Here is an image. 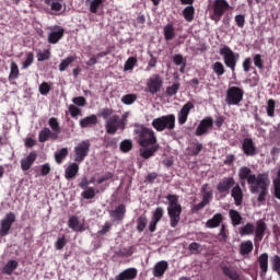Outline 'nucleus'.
Segmentation results:
<instances>
[{
    "label": "nucleus",
    "mask_w": 280,
    "mask_h": 280,
    "mask_svg": "<svg viewBox=\"0 0 280 280\" xmlns=\"http://www.w3.org/2000/svg\"><path fill=\"white\" fill-rule=\"evenodd\" d=\"M238 178L242 187L249 186L250 194H258L257 201L266 202L268 189L270 187V175L268 173L253 174V170L248 166H243L238 170Z\"/></svg>",
    "instance_id": "obj_1"
},
{
    "label": "nucleus",
    "mask_w": 280,
    "mask_h": 280,
    "mask_svg": "<svg viewBox=\"0 0 280 280\" xmlns=\"http://www.w3.org/2000/svg\"><path fill=\"white\" fill-rule=\"evenodd\" d=\"M166 200H168L167 214L170 218V225L172 229H176L180 222L183 206L178 202V195L168 194Z\"/></svg>",
    "instance_id": "obj_2"
},
{
    "label": "nucleus",
    "mask_w": 280,
    "mask_h": 280,
    "mask_svg": "<svg viewBox=\"0 0 280 280\" xmlns=\"http://www.w3.org/2000/svg\"><path fill=\"white\" fill-rule=\"evenodd\" d=\"M137 142L141 148H150L156 145V133L154 130L145 127L144 125H136L135 130Z\"/></svg>",
    "instance_id": "obj_3"
},
{
    "label": "nucleus",
    "mask_w": 280,
    "mask_h": 280,
    "mask_svg": "<svg viewBox=\"0 0 280 280\" xmlns=\"http://www.w3.org/2000/svg\"><path fill=\"white\" fill-rule=\"evenodd\" d=\"M151 126L156 130V132H163L165 130L172 132V130L176 128V115L168 114L158 117L152 120Z\"/></svg>",
    "instance_id": "obj_4"
},
{
    "label": "nucleus",
    "mask_w": 280,
    "mask_h": 280,
    "mask_svg": "<svg viewBox=\"0 0 280 280\" xmlns=\"http://www.w3.org/2000/svg\"><path fill=\"white\" fill-rule=\"evenodd\" d=\"M128 124V116L126 114L120 118L119 115L114 114L105 121V130L107 135H116L117 130H126Z\"/></svg>",
    "instance_id": "obj_5"
},
{
    "label": "nucleus",
    "mask_w": 280,
    "mask_h": 280,
    "mask_svg": "<svg viewBox=\"0 0 280 280\" xmlns=\"http://www.w3.org/2000/svg\"><path fill=\"white\" fill-rule=\"evenodd\" d=\"M211 21H214V23H220V21H222V16H224V13L231 10V4H229V1L226 0H214L211 5Z\"/></svg>",
    "instance_id": "obj_6"
},
{
    "label": "nucleus",
    "mask_w": 280,
    "mask_h": 280,
    "mask_svg": "<svg viewBox=\"0 0 280 280\" xmlns=\"http://www.w3.org/2000/svg\"><path fill=\"white\" fill-rule=\"evenodd\" d=\"M244 100V90L240 86H230L226 90L225 102L228 106H240Z\"/></svg>",
    "instance_id": "obj_7"
},
{
    "label": "nucleus",
    "mask_w": 280,
    "mask_h": 280,
    "mask_svg": "<svg viewBox=\"0 0 280 280\" xmlns=\"http://www.w3.org/2000/svg\"><path fill=\"white\" fill-rule=\"evenodd\" d=\"M89 152H91V142L83 140L74 147V163H83L84 159L89 156Z\"/></svg>",
    "instance_id": "obj_8"
},
{
    "label": "nucleus",
    "mask_w": 280,
    "mask_h": 280,
    "mask_svg": "<svg viewBox=\"0 0 280 280\" xmlns=\"http://www.w3.org/2000/svg\"><path fill=\"white\" fill-rule=\"evenodd\" d=\"M220 55L223 56L224 63L226 65V67L234 71L240 55H235V52H233L232 49L226 45L220 48Z\"/></svg>",
    "instance_id": "obj_9"
},
{
    "label": "nucleus",
    "mask_w": 280,
    "mask_h": 280,
    "mask_svg": "<svg viewBox=\"0 0 280 280\" xmlns=\"http://www.w3.org/2000/svg\"><path fill=\"white\" fill-rule=\"evenodd\" d=\"M16 222V214L14 212H9L4 217V219L0 222V236L5 237V235H9L10 229H12V224Z\"/></svg>",
    "instance_id": "obj_10"
},
{
    "label": "nucleus",
    "mask_w": 280,
    "mask_h": 280,
    "mask_svg": "<svg viewBox=\"0 0 280 280\" xmlns=\"http://www.w3.org/2000/svg\"><path fill=\"white\" fill-rule=\"evenodd\" d=\"M236 185L235 177L229 176L223 177L217 185V190L219 194H231V189Z\"/></svg>",
    "instance_id": "obj_11"
},
{
    "label": "nucleus",
    "mask_w": 280,
    "mask_h": 280,
    "mask_svg": "<svg viewBox=\"0 0 280 280\" xmlns=\"http://www.w3.org/2000/svg\"><path fill=\"white\" fill-rule=\"evenodd\" d=\"M147 86L148 92L151 93V95H156L163 86V79H161L159 74H155L149 79Z\"/></svg>",
    "instance_id": "obj_12"
},
{
    "label": "nucleus",
    "mask_w": 280,
    "mask_h": 280,
    "mask_svg": "<svg viewBox=\"0 0 280 280\" xmlns=\"http://www.w3.org/2000/svg\"><path fill=\"white\" fill-rule=\"evenodd\" d=\"M242 151L245 156H257V147L253 138H245L242 141Z\"/></svg>",
    "instance_id": "obj_13"
},
{
    "label": "nucleus",
    "mask_w": 280,
    "mask_h": 280,
    "mask_svg": "<svg viewBox=\"0 0 280 280\" xmlns=\"http://www.w3.org/2000/svg\"><path fill=\"white\" fill-rule=\"evenodd\" d=\"M211 128H213V118L206 117L199 122L195 135L196 137H202V135H207Z\"/></svg>",
    "instance_id": "obj_14"
},
{
    "label": "nucleus",
    "mask_w": 280,
    "mask_h": 280,
    "mask_svg": "<svg viewBox=\"0 0 280 280\" xmlns=\"http://www.w3.org/2000/svg\"><path fill=\"white\" fill-rule=\"evenodd\" d=\"M192 108H195V106H194V103H191V102L186 103L182 107V109L177 114V119H178L179 126H185V124H187L189 113H191Z\"/></svg>",
    "instance_id": "obj_15"
},
{
    "label": "nucleus",
    "mask_w": 280,
    "mask_h": 280,
    "mask_svg": "<svg viewBox=\"0 0 280 280\" xmlns=\"http://www.w3.org/2000/svg\"><path fill=\"white\" fill-rule=\"evenodd\" d=\"M268 229V225H266V222L264 220H258L256 222V229L254 230L255 237H254V243L259 244L261 240H264V235H266V231Z\"/></svg>",
    "instance_id": "obj_16"
},
{
    "label": "nucleus",
    "mask_w": 280,
    "mask_h": 280,
    "mask_svg": "<svg viewBox=\"0 0 280 280\" xmlns=\"http://www.w3.org/2000/svg\"><path fill=\"white\" fill-rule=\"evenodd\" d=\"M36 159H38V153L36 151H33L26 158H23L20 162L22 172L31 170L32 165L36 162Z\"/></svg>",
    "instance_id": "obj_17"
},
{
    "label": "nucleus",
    "mask_w": 280,
    "mask_h": 280,
    "mask_svg": "<svg viewBox=\"0 0 280 280\" xmlns=\"http://www.w3.org/2000/svg\"><path fill=\"white\" fill-rule=\"evenodd\" d=\"M220 268L224 275V277H228V279L231 280H242V276L237 270H233V268L224 262L220 265Z\"/></svg>",
    "instance_id": "obj_18"
},
{
    "label": "nucleus",
    "mask_w": 280,
    "mask_h": 280,
    "mask_svg": "<svg viewBox=\"0 0 280 280\" xmlns=\"http://www.w3.org/2000/svg\"><path fill=\"white\" fill-rule=\"evenodd\" d=\"M231 196L234 199V205L236 207H242V202H244V191L242 190V187L240 186V184H236L231 189Z\"/></svg>",
    "instance_id": "obj_19"
},
{
    "label": "nucleus",
    "mask_w": 280,
    "mask_h": 280,
    "mask_svg": "<svg viewBox=\"0 0 280 280\" xmlns=\"http://www.w3.org/2000/svg\"><path fill=\"white\" fill-rule=\"evenodd\" d=\"M110 218H113L116 222H121L124 218H126V205L120 203L116 207L115 210L109 211Z\"/></svg>",
    "instance_id": "obj_20"
},
{
    "label": "nucleus",
    "mask_w": 280,
    "mask_h": 280,
    "mask_svg": "<svg viewBox=\"0 0 280 280\" xmlns=\"http://www.w3.org/2000/svg\"><path fill=\"white\" fill-rule=\"evenodd\" d=\"M167 268H170V264L167 262V260L158 261L153 267V276L156 278L163 277Z\"/></svg>",
    "instance_id": "obj_21"
},
{
    "label": "nucleus",
    "mask_w": 280,
    "mask_h": 280,
    "mask_svg": "<svg viewBox=\"0 0 280 280\" xmlns=\"http://www.w3.org/2000/svg\"><path fill=\"white\" fill-rule=\"evenodd\" d=\"M80 172V165L78 162H72L70 163L66 171H65V178L67 180L73 179L75 176H78V173Z\"/></svg>",
    "instance_id": "obj_22"
},
{
    "label": "nucleus",
    "mask_w": 280,
    "mask_h": 280,
    "mask_svg": "<svg viewBox=\"0 0 280 280\" xmlns=\"http://www.w3.org/2000/svg\"><path fill=\"white\" fill-rule=\"evenodd\" d=\"M137 268H128L121 271L118 276L115 277V280H135L137 279Z\"/></svg>",
    "instance_id": "obj_23"
},
{
    "label": "nucleus",
    "mask_w": 280,
    "mask_h": 280,
    "mask_svg": "<svg viewBox=\"0 0 280 280\" xmlns=\"http://www.w3.org/2000/svg\"><path fill=\"white\" fill-rule=\"evenodd\" d=\"M222 222H224V215L222 213H215L206 222V226L207 229H218V226H222Z\"/></svg>",
    "instance_id": "obj_24"
},
{
    "label": "nucleus",
    "mask_w": 280,
    "mask_h": 280,
    "mask_svg": "<svg viewBox=\"0 0 280 280\" xmlns=\"http://www.w3.org/2000/svg\"><path fill=\"white\" fill-rule=\"evenodd\" d=\"M268 253L260 254L257 259L260 268V277H266V275L268 273Z\"/></svg>",
    "instance_id": "obj_25"
},
{
    "label": "nucleus",
    "mask_w": 280,
    "mask_h": 280,
    "mask_svg": "<svg viewBox=\"0 0 280 280\" xmlns=\"http://www.w3.org/2000/svg\"><path fill=\"white\" fill-rule=\"evenodd\" d=\"M68 226L75 233H83V231H85L84 225L80 223V219H78L75 215L69 218Z\"/></svg>",
    "instance_id": "obj_26"
},
{
    "label": "nucleus",
    "mask_w": 280,
    "mask_h": 280,
    "mask_svg": "<svg viewBox=\"0 0 280 280\" xmlns=\"http://www.w3.org/2000/svg\"><path fill=\"white\" fill-rule=\"evenodd\" d=\"M48 126L52 130V139H58V136L60 135V132H62V128L60 127L58 118L50 117L48 119Z\"/></svg>",
    "instance_id": "obj_27"
},
{
    "label": "nucleus",
    "mask_w": 280,
    "mask_h": 280,
    "mask_svg": "<svg viewBox=\"0 0 280 280\" xmlns=\"http://www.w3.org/2000/svg\"><path fill=\"white\" fill-rule=\"evenodd\" d=\"M186 150L188 156H198V154L205 150V145L198 141H192Z\"/></svg>",
    "instance_id": "obj_28"
},
{
    "label": "nucleus",
    "mask_w": 280,
    "mask_h": 280,
    "mask_svg": "<svg viewBox=\"0 0 280 280\" xmlns=\"http://www.w3.org/2000/svg\"><path fill=\"white\" fill-rule=\"evenodd\" d=\"M254 248L253 241L248 240L240 244L238 253L242 257H246L253 253Z\"/></svg>",
    "instance_id": "obj_29"
},
{
    "label": "nucleus",
    "mask_w": 280,
    "mask_h": 280,
    "mask_svg": "<svg viewBox=\"0 0 280 280\" xmlns=\"http://www.w3.org/2000/svg\"><path fill=\"white\" fill-rule=\"evenodd\" d=\"M62 36H65V28H59L58 31H52L48 35V43L50 45H56V43H58L62 38Z\"/></svg>",
    "instance_id": "obj_30"
},
{
    "label": "nucleus",
    "mask_w": 280,
    "mask_h": 280,
    "mask_svg": "<svg viewBox=\"0 0 280 280\" xmlns=\"http://www.w3.org/2000/svg\"><path fill=\"white\" fill-rule=\"evenodd\" d=\"M140 149V156L142 159H150L155 152H159V144H153L151 148L142 147Z\"/></svg>",
    "instance_id": "obj_31"
},
{
    "label": "nucleus",
    "mask_w": 280,
    "mask_h": 280,
    "mask_svg": "<svg viewBox=\"0 0 280 280\" xmlns=\"http://www.w3.org/2000/svg\"><path fill=\"white\" fill-rule=\"evenodd\" d=\"M164 38L165 40H174L176 38V28H174V24L168 23L164 26Z\"/></svg>",
    "instance_id": "obj_32"
},
{
    "label": "nucleus",
    "mask_w": 280,
    "mask_h": 280,
    "mask_svg": "<svg viewBox=\"0 0 280 280\" xmlns=\"http://www.w3.org/2000/svg\"><path fill=\"white\" fill-rule=\"evenodd\" d=\"M19 268V261L16 260H9L4 267L2 268L3 275H12Z\"/></svg>",
    "instance_id": "obj_33"
},
{
    "label": "nucleus",
    "mask_w": 280,
    "mask_h": 280,
    "mask_svg": "<svg viewBox=\"0 0 280 280\" xmlns=\"http://www.w3.org/2000/svg\"><path fill=\"white\" fill-rule=\"evenodd\" d=\"M97 124V116L95 114H92L91 116H88L80 120L81 128H89V126H95Z\"/></svg>",
    "instance_id": "obj_34"
},
{
    "label": "nucleus",
    "mask_w": 280,
    "mask_h": 280,
    "mask_svg": "<svg viewBox=\"0 0 280 280\" xmlns=\"http://www.w3.org/2000/svg\"><path fill=\"white\" fill-rule=\"evenodd\" d=\"M229 215L233 226H240L242 224V214L237 210L231 209Z\"/></svg>",
    "instance_id": "obj_35"
},
{
    "label": "nucleus",
    "mask_w": 280,
    "mask_h": 280,
    "mask_svg": "<svg viewBox=\"0 0 280 280\" xmlns=\"http://www.w3.org/2000/svg\"><path fill=\"white\" fill-rule=\"evenodd\" d=\"M117 143H119V139L113 138L110 136H104L103 145L104 148H112V150H116Z\"/></svg>",
    "instance_id": "obj_36"
},
{
    "label": "nucleus",
    "mask_w": 280,
    "mask_h": 280,
    "mask_svg": "<svg viewBox=\"0 0 280 280\" xmlns=\"http://www.w3.org/2000/svg\"><path fill=\"white\" fill-rule=\"evenodd\" d=\"M196 14V9L194 5H188L183 10V16L187 23H191L194 21V16Z\"/></svg>",
    "instance_id": "obj_37"
},
{
    "label": "nucleus",
    "mask_w": 280,
    "mask_h": 280,
    "mask_svg": "<svg viewBox=\"0 0 280 280\" xmlns=\"http://www.w3.org/2000/svg\"><path fill=\"white\" fill-rule=\"evenodd\" d=\"M69 156V149L62 148L55 153V161L58 165H62V161Z\"/></svg>",
    "instance_id": "obj_38"
},
{
    "label": "nucleus",
    "mask_w": 280,
    "mask_h": 280,
    "mask_svg": "<svg viewBox=\"0 0 280 280\" xmlns=\"http://www.w3.org/2000/svg\"><path fill=\"white\" fill-rule=\"evenodd\" d=\"M238 233L242 237L253 235L255 233V224L246 223L244 226L240 228Z\"/></svg>",
    "instance_id": "obj_39"
},
{
    "label": "nucleus",
    "mask_w": 280,
    "mask_h": 280,
    "mask_svg": "<svg viewBox=\"0 0 280 280\" xmlns=\"http://www.w3.org/2000/svg\"><path fill=\"white\" fill-rule=\"evenodd\" d=\"M88 5H90V12L92 14H97V10L104 5V0H90L88 1Z\"/></svg>",
    "instance_id": "obj_40"
},
{
    "label": "nucleus",
    "mask_w": 280,
    "mask_h": 280,
    "mask_svg": "<svg viewBox=\"0 0 280 280\" xmlns=\"http://www.w3.org/2000/svg\"><path fill=\"white\" fill-rule=\"evenodd\" d=\"M45 4L49 5L52 12H60L62 10V0H45Z\"/></svg>",
    "instance_id": "obj_41"
},
{
    "label": "nucleus",
    "mask_w": 280,
    "mask_h": 280,
    "mask_svg": "<svg viewBox=\"0 0 280 280\" xmlns=\"http://www.w3.org/2000/svg\"><path fill=\"white\" fill-rule=\"evenodd\" d=\"M49 137H54V133L49 130V128L45 127L39 131L38 141L39 143H45L49 140Z\"/></svg>",
    "instance_id": "obj_42"
},
{
    "label": "nucleus",
    "mask_w": 280,
    "mask_h": 280,
    "mask_svg": "<svg viewBox=\"0 0 280 280\" xmlns=\"http://www.w3.org/2000/svg\"><path fill=\"white\" fill-rule=\"evenodd\" d=\"M145 226H148V217H145V214H142L137 219L138 233H143V231H145Z\"/></svg>",
    "instance_id": "obj_43"
},
{
    "label": "nucleus",
    "mask_w": 280,
    "mask_h": 280,
    "mask_svg": "<svg viewBox=\"0 0 280 280\" xmlns=\"http://www.w3.org/2000/svg\"><path fill=\"white\" fill-rule=\"evenodd\" d=\"M275 108H277V101L269 98L266 106L268 117H275Z\"/></svg>",
    "instance_id": "obj_44"
},
{
    "label": "nucleus",
    "mask_w": 280,
    "mask_h": 280,
    "mask_svg": "<svg viewBox=\"0 0 280 280\" xmlns=\"http://www.w3.org/2000/svg\"><path fill=\"white\" fill-rule=\"evenodd\" d=\"M271 268L273 272H277V275L280 277V256L275 255L271 257Z\"/></svg>",
    "instance_id": "obj_45"
},
{
    "label": "nucleus",
    "mask_w": 280,
    "mask_h": 280,
    "mask_svg": "<svg viewBox=\"0 0 280 280\" xmlns=\"http://www.w3.org/2000/svg\"><path fill=\"white\" fill-rule=\"evenodd\" d=\"M217 237H218L219 242H228V240H229V230H226L225 224H221V229H220V232H219Z\"/></svg>",
    "instance_id": "obj_46"
},
{
    "label": "nucleus",
    "mask_w": 280,
    "mask_h": 280,
    "mask_svg": "<svg viewBox=\"0 0 280 280\" xmlns=\"http://www.w3.org/2000/svg\"><path fill=\"white\" fill-rule=\"evenodd\" d=\"M72 62H75V56H69V57H67L66 59H63V60L61 61V63L59 65L60 71H66V69H69V66H70Z\"/></svg>",
    "instance_id": "obj_47"
},
{
    "label": "nucleus",
    "mask_w": 280,
    "mask_h": 280,
    "mask_svg": "<svg viewBox=\"0 0 280 280\" xmlns=\"http://www.w3.org/2000/svg\"><path fill=\"white\" fill-rule=\"evenodd\" d=\"M137 62H139V60L137 59V57H129L127 59V61L125 62V71H132V69H135Z\"/></svg>",
    "instance_id": "obj_48"
},
{
    "label": "nucleus",
    "mask_w": 280,
    "mask_h": 280,
    "mask_svg": "<svg viewBox=\"0 0 280 280\" xmlns=\"http://www.w3.org/2000/svg\"><path fill=\"white\" fill-rule=\"evenodd\" d=\"M165 214V210L162 207H158L154 211H153V215L152 219L155 222H161V220H163V215Z\"/></svg>",
    "instance_id": "obj_49"
},
{
    "label": "nucleus",
    "mask_w": 280,
    "mask_h": 280,
    "mask_svg": "<svg viewBox=\"0 0 280 280\" xmlns=\"http://www.w3.org/2000/svg\"><path fill=\"white\" fill-rule=\"evenodd\" d=\"M188 249L190 250L191 255H200V253H202V245L194 242L189 244Z\"/></svg>",
    "instance_id": "obj_50"
},
{
    "label": "nucleus",
    "mask_w": 280,
    "mask_h": 280,
    "mask_svg": "<svg viewBox=\"0 0 280 280\" xmlns=\"http://www.w3.org/2000/svg\"><path fill=\"white\" fill-rule=\"evenodd\" d=\"M82 198L85 200H93L95 198V188L89 187L81 194Z\"/></svg>",
    "instance_id": "obj_51"
},
{
    "label": "nucleus",
    "mask_w": 280,
    "mask_h": 280,
    "mask_svg": "<svg viewBox=\"0 0 280 280\" xmlns=\"http://www.w3.org/2000/svg\"><path fill=\"white\" fill-rule=\"evenodd\" d=\"M130 150H132V140H122L120 142V152L127 153L130 152Z\"/></svg>",
    "instance_id": "obj_52"
},
{
    "label": "nucleus",
    "mask_w": 280,
    "mask_h": 280,
    "mask_svg": "<svg viewBox=\"0 0 280 280\" xmlns=\"http://www.w3.org/2000/svg\"><path fill=\"white\" fill-rule=\"evenodd\" d=\"M122 104L130 106V104H135L137 102V94H127L121 97Z\"/></svg>",
    "instance_id": "obj_53"
},
{
    "label": "nucleus",
    "mask_w": 280,
    "mask_h": 280,
    "mask_svg": "<svg viewBox=\"0 0 280 280\" xmlns=\"http://www.w3.org/2000/svg\"><path fill=\"white\" fill-rule=\"evenodd\" d=\"M247 82L250 84V86H257L259 82V74H257V71L249 73Z\"/></svg>",
    "instance_id": "obj_54"
},
{
    "label": "nucleus",
    "mask_w": 280,
    "mask_h": 280,
    "mask_svg": "<svg viewBox=\"0 0 280 280\" xmlns=\"http://www.w3.org/2000/svg\"><path fill=\"white\" fill-rule=\"evenodd\" d=\"M205 187H207V185L202 187L203 197L201 202L207 207V205H209L213 198V192L205 190Z\"/></svg>",
    "instance_id": "obj_55"
},
{
    "label": "nucleus",
    "mask_w": 280,
    "mask_h": 280,
    "mask_svg": "<svg viewBox=\"0 0 280 280\" xmlns=\"http://www.w3.org/2000/svg\"><path fill=\"white\" fill-rule=\"evenodd\" d=\"M49 58H51V52L48 49L37 52L38 62H45V60H49Z\"/></svg>",
    "instance_id": "obj_56"
},
{
    "label": "nucleus",
    "mask_w": 280,
    "mask_h": 280,
    "mask_svg": "<svg viewBox=\"0 0 280 280\" xmlns=\"http://www.w3.org/2000/svg\"><path fill=\"white\" fill-rule=\"evenodd\" d=\"M34 62V52H27L25 60L22 62V69H27Z\"/></svg>",
    "instance_id": "obj_57"
},
{
    "label": "nucleus",
    "mask_w": 280,
    "mask_h": 280,
    "mask_svg": "<svg viewBox=\"0 0 280 280\" xmlns=\"http://www.w3.org/2000/svg\"><path fill=\"white\" fill-rule=\"evenodd\" d=\"M132 247H128V248H121V249H119L117 253H116V255L118 256V257H132Z\"/></svg>",
    "instance_id": "obj_58"
},
{
    "label": "nucleus",
    "mask_w": 280,
    "mask_h": 280,
    "mask_svg": "<svg viewBox=\"0 0 280 280\" xmlns=\"http://www.w3.org/2000/svg\"><path fill=\"white\" fill-rule=\"evenodd\" d=\"M179 89H180V83H174L173 85L166 89V94L170 95V97H172L173 95H176V93H178Z\"/></svg>",
    "instance_id": "obj_59"
},
{
    "label": "nucleus",
    "mask_w": 280,
    "mask_h": 280,
    "mask_svg": "<svg viewBox=\"0 0 280 280\" xmlns=\"http://www.w3.org/2000/svg\"><path fill=\"white\" fill-rule=\"evenodd\" d=\"M113 108H103L101 110L100 117H103V119H105V121H108V119H110V117H113Z\"/></svg>",
    "instance_id": "obj_60"
},
{
    "label": "nucleus",
    "mask_w": 280,
    "mask_h": 280,
    "mask_svg": "<svg viewBox=\"0 0 280 280\" xmlns=\"http://www.w3.org/2000/svg\"><path fill=\"white\" fill-rule=\"evenodd\" d=\"M234 21L241 30L246 25V16L243 14L235 15Z\"/></svg>",
    "instance_id": "obj_61"
},
{
    "label": "nucleus",
    "mask_w": 280,
    "mask_h": 280,
    "mask_svg": "<svg viewBox=\"0 0 280 280\" xmlns=\"http://www.w3.org/2000/svg\"><path fill=\"white\" fill-rule=\"evenodd\" d=\"M65 246H67V237H65V236L59 237L57 240V242L55 243L56 250H62V248H65Z\"/></svg>",
    "instance_id": "obj_62"
},
{
    "label": "nucleus",
    "mask_w": 280,
    "mask_h": 280,
    "mask_svg": "<svg viewBox=\"0 0 280 280\" xmlns=\"http://www.w3.org/2000/svg\"><path fill=\"white\" fill-rule=\"evenodd\" d=\"M49 91H51V85L47 82H43L39 85V93L40 95H47L49 93Z\"/></svg>",
    "instance_id": "obj_63"
},
{
    "label": "nucleus",
    "mask_w": 280,
    "mask_h": 280,
    "mask_svg": "<svg viewBox=\"0 0 280 280\" xmlns=\"http://www.w3.org/2000/svg\"><path fill=\"white\" fill-rule=\"evenodd\" d=\"M273 196L280 200V179L273 180Z\"/></svg>",
    "instance_id": "obj_64"
}]
</instances>
